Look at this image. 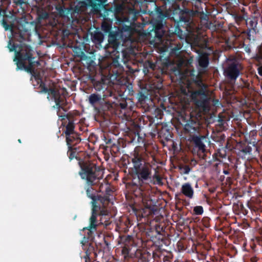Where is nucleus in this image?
<instances>
[{
  "mask_svg": "<svg viewBox=\"0 0 262 262\" xmlns=\"http://www.w3.org/2000/svg\"><path fill=\"white\" fill-rule=\"evenodd\" d=\"M8 48L10 52H15V57L13 59L16 62V70H25L27 73L34 76L39 83L41 89L40 92L48 93L54 99L56 106L58 110H62L65 112H68L70 107L68 106V103L66 97L68 95L67 89L64 88L57 89L55 88H48L42 79L38 76H35V67L39 64V61L35 60L34 51L32 47L28 45H21L19 50L16 51L17 46L15 43H12L11 40H9Z\"/></svg>",
  "mask_w": 262,
  "mask_h": 262,
  "instance_id": "f257e3e1",
  "label": "nucleus"
},
{
  "mask_svg": "<svg viewBox=\"0 0 262 262\" xmlns=\"http://www.w3.org/2000/svg\"><path fill=\"white\" fill-rule=\"evenodd\" d=\"M149 157L157 162L154 153L146 148L136 147L130 153L129 160L133 165L132 168V183L140 190L149 189V184L152 181V166L149 163Z\"/></svg>",
  "mask_w": 262,
  "mask_h": 262,
  "instance_id": "f03ea898",
  "label": "nucleus"
},
{
  "mask_svg": "<svg viewBox=\"0 0 262 262\" xmlns=\"http://www.w3.org/2000/svg\"><path fill=\"white\" fill-rule=\"evenodd\" d=\"M96 185L86 184L85 187L87 196L92 200V214L89 219L90 225L88 227L83 228V231H86L87 238L93 240L94 238V233L96 231L97 227L100 224L107 226L109 224L110 219L109 211L106 208H101L100 204L98 203H104L108 201L106 197H102L101 195L97 194L99 190L94 188Z\"/></svg>",
  "mask_w": 262,
  "mask_h": 262,
  "instance_id": "7ed1b4c3",
  "label": "nucleus"
},
{
  "mask_svg": "<svg viewBox=\"0 0 262 262\" xmlns=\"http://www.w3.org/2000/svg\"><path fill=\"white\" fill-rule=\"evenodd\" d=\"M58 114V112H57ZM61 121H62V125L66 128L63 133L66 135V139L67 144L68 147L67 155L70 161L72 160L74 158L76 159L78 162L80 160H82L77 156V148L75 146L81 142L80 134L74 130L75 125L77 120L76 117L79 115V113L77 111H72L69 112L66 115H60L58 114Z\"/></svg>",
  "mask_w": 262,
  "mask_h": 262,
  "instance_id": "20e7f679",
  "label": "nucleus"
},
{
  "mask_svg": "<svg viewBox=\"0 0 262 262\" xmlns=\"http://www.w3.org/2000/svg\"><path fill=\"white\" fill-rule=\"evenodd\" d=\"M194 73L195 71L192 70L189 74L197 88L191 93V98L198 108L206 112L210 110V101L208 93V85L203 82L202 77L199 73L195 76Z\"/></svg>",
  "mask_w": 262,
  "mask_h": 262,
  "instance_id": "39448f33",
  "label": "nucleus"
},
{
  "mask_svg": "<svg viewBox=\"0 0 262 262\" xmlns=\"http://www.w3.org/2000/svg\"><path fill=\"white\" fill-rule=\"evenodd\" d=\"M119 31H112L110 32L108 35V45L104 46L107 52L110 54V57L107 58L103 57L100 60L99 59L98 65L100 68H106L110 65L116 67L119 65V55L120 52L118 51V48L121 44L120 39L122 36V33L123 32L118 27Z\"/></svg>",
  "mask_w": 262,
  "mask_h": 262,
  "instance_id": "423d86ee",
  "label": "nucleus"
},
{
  "mask_svg": "<svg viewBox=\"0 0 262 262\" xmlns=\"http://www.w3.org/2000/svg\"><path fill=\"white\" fill-rule=\"evenodd\" d=\"M194 14L193 10L185 9L181 11L179 18L176 20L178 26L176 27L174 30V34L179 39H170L168 40V43L167 42L168 48H170L171 52L173 54H178L180 53V51L183 46L182 39L185 38V33L179 27V25H182L183 24L187 28L189 27L192 22V17Z\"/></svg>",
  "mask_w": 262,
  "mask_h": 262,
  "instance_id": "0eeeda50",
  "label": "nucleus"
},
{
  "mask_svg": "<svg viewBox=\"0 0 262 262\" xmlns=\"http://www.w3.org/2000/svg\"><path fill=\"white\" fill-rule=\"evenodd\" d=\"M155 11L151 12L153 14L154 17L151 20V29L149 27L147 31V35L154 40L161 41L162 37L165 33L164 26L166 24V21L169 18V14L167 10H164L161 7L158 6L154 3Z\"/></svg>",
  "mask_w": 262,
  "mask_h": 262,
  "instance_id": "6e6552de",
  "label": "nucleus"
},
{
  "mask_svg": "<svg viewBox=\"0 0 262 262\" xmlns=\"http://www.w3.org/2000/svg\"><path fill=\"white\" fill-rule=\"evenodd\" d=\"M114 12L116 24L119 26L122 32L130 33L133 31L132 26L139 15V13L134 8H129L127 12H124V6L121 4L110 7Z\"/></svg>",
  "mask_w": 262,
  "mask_h": 262,
  "instance_id": "1a4fd4ad",
  "label": "nucleus"
},
{
  "mask_svg": "<svg viewBox=\"0 0 262 262\" xmlns=\"http://www.w3.org/2000/svg\"><path fill=\"white\" fill-rule=\"evenodd\" d=\"M80 170L78 174L82 180L86 181V184L97 185L99 182V178L97 173L99 167L96 163L88 160L83 159L78 162Z\"/></svg>",
  "mask_w": 262,
  "mask_h": 262,
  "instance_id": "9d476101",
  "label": "nucleus"
},
{
  "mask_svg": "<svg viewBox=\"0 0 262 262\" xmlns=\"http://www.w3.org/2000/svg\"><path fill=\"white\" fill-rule=\"evenodd\" d=\"M243 66L239 57L231 55L227 59L224 70L225 77L231 82H235L243 70Z\"/></svg>",
  "mask_w": 262,
  "mask_h": 262,
  "instance_id": "9b49d317",
  "label": "nucleus"
},
{
  "mask_svg": "<svg viewBox=\"0 0 262 262\" xmlns=\"http://www.w3.org/2000/svg\"><path fill=\"white\" fill-rule=\"evenodd\" d=\"M121 241L123 243L121 249V254L124 260H128L133 257L137 249H133L134 244L133 238L130 235H124L121 237Z\"/></svg>",
  "mask_w": 262,
  "mask_h": 262,
  "instance_id": "f8f14e48",
  "label": "nucleus"
},
{
  "mask_svg": "<svg viewBox=\"0 0 262 262\" xmlns=\"http://www.w3.org/2000/svg\"><path fill=\"white\" fill-rule=\"evenodd\" d=\"M187 140L191 145L194 151L202 154H205L206 151L205 143L209 142V139L207 136L200 134L192 137H188Z\"/></svg>",
  "mask_w": 262,
  "mask_h": 262,
  "instance_id": "ddd939ff",
  "label": "nucleus"
},
{
  "mask_svg": "<svg viewBox=\"0 0 262 262\" xmlns=\"http://www.w3.org/2000/svg\"><path fill=\"white\" fill-rule=\"evenodd\" d=\"M184 130L187 138L201 134V125L200 121L190 118L184 125Z\"/></svg>",
  "mask_w": 262,
  "mask_h": 262,
  "instance_id": "4468645a",
  "label": "nucleus"
},
{
  "mask_svg": "<svg viewBox=\"0 0 262 262\" xmlns=\"http://www.w3.org/2000/svg\"><path fill=\"white\" fill-rule=\"evenodd\" d=\"M7 7L3 4L0 5V17L3 16V19L2 20V25L6 31H13V24L12 23L8 24V18H12V14L10 11H9V14H7Z\"/></svg>",
  "mask_w": 262,
  "mask_h": 262,
  "instance_id": "2eb2a0df",
  "label": "nucleus"
},
{
  "mask_svg": "<svg viewBox=\"0 0 262 262\" xmlns=\"http://www.w3.org/2000/svg\"><path fill=\"white\" fill-rule=\"evenodd\" d=\"M81 243L82 244V249L85 253V255L82 256L81 258L85 259V262H92L90 257L91 254L93 253L96 254L94 252L95 245L93 243L86 242V240L85 241L84 240L81 241Z\"/></svg>",
  "mask_w": 262,
  "mask_h": 262,
  "instance_id": "dca6fc26",
  "label": "nucleus"
},
{
  "mask_svg": "<svg viewBox=\"0 0 262 262\" xmlns=\"http://www.w3.org/2000/svg\"><path fill=\"white\" fill-rule=\"evenodd\" d=\"M139 107L143 108L145 112H150L154 110L157 114V115H160L161 113V110L155 108L154 106V103L152 99L150 98H146V100L137 103Z\"/></svg>",
  "mask_w": 262,
  "mask_h": 262,
  "instance_id": "f3484780",
  "label": "nucleus"
},
{
  "mask_svg": "<svg viewBox=\"0 0 262 262\" xmlns=\"http://www.w3.org/2000/svg\"><path fill=\"white\" fill-rule=\"evenodd\" d=\"M103 190H104L105 194L103 196H102V197H106L108 199V201H105L104 203H99V204H100L101 206V208H106L107 209V206L109 204L110 202V196L112 195V193L113 192V191L112 189L110 187V185L107 183H105L104 184L101 183L99 188V192H103Z\"/></svg>",
  "mask_w": 262,
  "mask_h": 262,
  "instance_id": "a211bd4d",
  "label": "nucleus"
},
{
  "mask_svg": "<svg viewBox=\"0 0 262 262\" xmlns=\"http://www.w3.org/2000/svg\"><path fill=\"white\" fill-rule=\"evenodd\" d=\"M130 58V55L128 52V51L127 50H122L121 52H120L119 55V66L116 67L115 66L110 65L107 68H100L101 70H108L109 71L111 70V69L112 68H119L121 69L122 67L121 66V62H123L124 64H126L128 61H129Z\"/></svg>",
  "mask_w": 262,
  "mask_h": 262,
  "instance_id": "6ab92c4d",
  "label": "nucleus"
},
{
  "mask_svg": "<svg viewBox=\"0 0 262 262\" xmlns=\"http://www.w3.org/2000/svg\"><path fill=\"white\" fill-rule=\"evenodd\" d=\"M91 39L97 49L102 48V45L104 40V34L100 31H95L91 34Z\"/></svg>",
  "mask_w": 262,
  "mask_h": 262,
  "instance_id": "aec40b11",
  "label": "nucleus"
},
{
  "mask_svg": "<svg viewBox=\"0 0 262 262\" xmlns=\"http://www.w3.org/2000/svg\"><path fill=\"white\" fill-rule=\"evenodd\" d=\"M158 134V137L162 141H169L172 137L171 130L167 125H162Z\"/></svg>",
  "mask_w": 262,
  "mask_h": 262,
  "instance_id": "412c9836",
  "label": "nucleus"
},
{
  "mask_svg": "<svg viewBox=\"0 0 262 262\" xmlns=\"http://www.w3.org/2000/svg\"><path fill=\"white\" fill-rule=\"evenodd\" d=\"M150 254L148 252H141L137 250L132 258L133 262H149Z\"/></svg>",
  "mask_w": 262,
  "mask_h": 262,
  "instance_id": "4be33fe9",
  "label": "nucleus"
},
{
  "mask_svg": "<svg viewBox=\"0 0 262 262\" xmlns=\"http://www.w3.org/2000/svg\"><path fill=\"white\" fill-rule=\"evenodd\" d=\"M163 80L161 75L158 74L151 79L150 82V88L156 93L159 92L163 87Z\"/></svg>",
  "mask_w": 262,
  "mask_h": 262,
  "instance_id": "5701e85b",
  "label": "nucleus"
},
{
  "mask_svg": "<svg viewBox=\"0 0 262 262\" xmlns=\"http://www.w3.org/2000/svg\"><path fill=\"white\" fill-rule=\"evenodd\" d=\"M104 20L113 22L114 19H116L114 12L113 11L112 9L107 6H104L103 7V12L101 14Z\"/></svg>",
  "mask_w": 262,
  "mask_h": 262,
  "instance_id": "b1692460",
  "label": "nucleus"
},
{
  "mask_svg": "<svg viewBox=\"0 0 262 262\" xmlns=\"http://www.w3.org/2000/svg\"><path fill=\"white\" fill-rule=\"evenodd\" d=\"M181 191L186 197L189 199L193 198L194 190L189 183H185L182 185Z\"/></svg>",
  "mask_w": 262,
  "mask_h": 262,
  "instance_id": "393cba45",
  "label": "nucleus"
},
{
  "mask_svg": "<svg viewBox=\"0 0 262 262\" xmlns=\"http://www.w3.org/2000/svg\"><path fill=\"white\" fill-rule=\"evenodd\" d=\"M199 65L203 69H206L209 63V54L202 52L200 54L198 59Z\"/></svg>",
  "mask_w": 262,
  "mask_h": 262,
  "instance_id": "a878e982",
  "label": "nucleus"
},
{
  "mask_svg": "<svg viewBox=\"0 0 262 262\" xmlns=\"http://www.w3.org/2000/svg\"><path fill=\"white\" fill-rule=\"evenodd\" d=\"M78 49L77 48H75L74 52L76 54V55L78 57H80L82 60H85L86 63L88 67H94L95 64V62L93 60L91 57L86 56L83 51H81L80 49H78L79 51L77 52L76 50Z\"/></svg>",
  "mask_w": 262,
  "mask_h": 262,
  "instance_id": "bb28decb",
  "label": "nucleus"
},
{
  "mask_svg": "<svg viewBox=\"0 0 262 262\" xmlns=\"http://www.w3.org/2000/svg\"><path fill=\"white\" fill-rule=\"evenodd\" d=\"M155 118H156L157 120L158 121V118L157 115H155V117L151 116L149 115H146L143 116L142 118L143 124L144 125H146L149 127L154 125L156 126V127H157V125L159 124V122H155Z\"/></svg>",
  "mask_w": 262,
  "mask_h": 262,
  "instance_id": "cd10ccee",
  "label": "nucleus"
},
{
  "mask_svg": "<svg viewBox=\"0 0 262 262\" xmlns=\"http://www.w3.org/2000/svg\"><path fill=\"white\" fill-rule=\"evenodd\" d=\"M101 100V94H92L89 96V103L94 107L99 104Z\"/></svg>",
  "mask_w": 262,
  "mask_h": 262,
  "instance_id": "c85d7f7f",
  "label": "nucleus"
},
{
  "mask_svg": "<svg viewBox=\"0 0 262 262\" xmlns=\"http://www.w3.org/2000/svg\"><path fill=\"white\" fill-rule=\"evenodd\" d=\"M143 72L145 75H147L150 73V71L152 72L155 68L156 64L150 60H146L143 63Z\"/></svg>",
  "mask_w": 262,
  "mask_h": 262,
  "instance_id": "c756f323",
  "label": "nucleus"
},
{
  "mask_svg": "<svg viewBox=\"0 0 262 262\" xmlns=\"http://www.w3.org/2000/svg\"><path fill=\"white\" fill-rule=\"evenodd\" d=\"M106 2V0H88L89 5L94 10L98 9L99 8H103Z\"/></svg>",
  "mask_w": 262,
  "mask_h": 262,
  "instance_id": "7c9ffc66",
  "label": "nucleus"
},
{
  "mask_svg": "<svg viewBox=\"0 0 262 262\" xmlns=\"http://www.w3.org/2000/svg\"><path fill=\"white\" fill-rule=\"evenodd\" d=\"M152 258L155 260H159V261H161V262H167L169 259V256L164 255L160 251L153 252Z\"/></svg>",
  "mask_w": 262,
  "mask_h": 262,
  "instance_id": "2f4dec72",
  "label": "nucleus"
},
{
  "mask_svg": "<svg viewBox=\"0 0 262 262\" xmlns=\"http://www.w3.org/2000/svg\"><path fill=\"white\" fill-rule=\"evenodd\" d=\"M28 32V29L26 28H24L22 30H20L19 28L18 29V32L16 33L15 35V38L16 40L20 42H22L26 40V33Z\"/></svg>",
  "mask_w": 262,
  "mask_h": 262,
  "instance_id": "473e14b6",
  "label": "nucleus"
},
{
  "mask_svg": "<svg viewBox=\"0 0 262 262\" xmlns=\"http://www.w3.org/2000/svg\"><path fill=\"white\" fill-rule=\"evenodd\" d=\"M94 88L97 92L101 93L108 88V85L104 82L103 80L97 81L94 84Z\"/></svg>",
  "mask_w": 262,
  "mask_h": 262,
  "instance_id": "72a5a7b5",
  "label": "nucleus"
},
{
  "mask_svg": "<svg viewBox=\"0 0 262 262\" xmlns=\"http://www.w3.org/2000/svg\"><path fill=\"white\" fill-rule=\"evenodd\" d=\"M118 99V102L116 103V105L119 106L122 110H125L127 108V103L126 100L127 99L124 98L123 95H119Z\"/></svg>",
  "mask_w": 262,
  "mask_h": 262,
  "instance_id": "f704fd0d",
  "label": "nucleus"
},
{
  "mask_svg": "<svg viewBox=\"0 0 262 262\" xmlns=\"http://www.w3.org/2000/svg\"><path fill=\"white\" fill-rule=\"evenodd\" d=\"M112 22L103 20L101 25V29L105 34L112 32Z\"/></svg>",
  "mask_w": 262,
  "mask_h": 262,
  "instance_id": "c9c22d12",
  "label": "nucleus"
},
{
  "mask_svg": "<svg viewBox=\"0 0 262 262\" xmlns=\"http://www.w3.org/2000/svg\"><path fill=\"white\" fill-rule=\"evenodd\" d=\"M257 30L254 29H248L247 31V39L251 40H255Z\"/></svg>",
  "mask_w": 262,
  "mask_h": 262,
  "instance_id": "e433bc0d",
  "label": "nucleus"
},
{
  "mask_svg": "<svg viewBox=\"0 0 262 262\" xmlns=\"http://www.w3.org/2000/svg\"><path fill=\"white\" fill-rule=\"evenodd\" d=\"M113 95V91L112 90L111 88L108 86L107 88L105 89V90H103L101 92V96H102V99H106L108 97H111Z\"/></svg>",
  "mask_w": 262,
  "mask_h": 262,
  "instance_id": "4c0bfd02",
  "label": "nucleus"
},
{
  "mask_svg": "<svg viewBox=\"0 0 262 262\" xmlns=\"http://www.w3.org/2000/svg\"><path fill=\"white\" fill-rule=\"evenodd\" d=\"M155 232L157 233V235H159L161 237L162 242H164L163 238H164V230L163 229V227H161L160 225L156 226L155 228ZM161 237H159V239H160Z\"/></svg>",
  "mask_w": 262,
  "mask_h": 262,
  "instance_id": "58836bf2",
  "label": "nucleus"
},
{
  "mask_svg": "<svg viewBox=\"0 0 262 262\" xmlns=\"http://www.w3.org/2000/svg\"><path fill=\"white\" fill-rule=\"evenodd\" d=\"M225 137L224 135H222L220 136H213L212 139L215 142L219 143L220 145H221L222 146H223V144L225 142Z\"/></svg>",
  "mask_w": 262,
  "mask_h": 262,
  "instance_id": "ea45409f",
  "label": "nucleus"
},
{
  "mask_svg": "<svg viewBox=\"0 0 262 262\" xmlns=\"http://www.w3.org/2000/svg\"><path fill=\"white\" fill-rule=\"evenodd\" d=\"M247 23L250 27L249 29H254L257 30L256 26L257 25V21L255 18H253L252 19H250Z\"/></svg>",
  "mask_w": 262,
  "mask_h": 262,
  "instance_id": "a19ab883",
  "label": "nucleus"
},
{
  "mask_svg": "<svg viewBox=\"0 0 262 262\" xmlns=\"http://www.w3.org/2000/svg\"><path fill=\"white\" fill-rule=\"evenodd\" d=\"M240 150L244 154V155L247 154L251 155L252 154V147L249 145H247L243 147Z\"/></svg>",
  "mask_w": 262,
  "mask_h": 262,
  "instance_id": "79ce46f5",
  "label": "nucleus"
},
{
  "mask_svg": "<svg viewBox=\"0 0 262 262\" xmlns=\"http://www.w3.org/2000/svg\"><path fill=\"white\" fill-rule=\"evenodd\" d=\"M203 208L201 206H197L194 207L193 212L196 215H201L203 213Z\"/></svg>",
  "mask_w": 262,
  "mask_h": 262,
  "instance_id": "37998d69",
  "label": "nucleus"
},
{
  "mask_svg": "<svg viewBox=\"0 0 262 262\" xmlns=\"http://www.w3.org/2000/svg\"><path fill=\"white\" fill-rule=\"evenodd\" d=\"M56 10L60 16H64L65 15L66 9L64 7L60 5L57 6Z\"/></svg>",
  "mask_w": 262,
  "mask_h": 262,
  "instance_id": "c03bdc74",
  "label": "nucleus"
},
{
  "mask_svg": "<svg viewBox=\"0 0 262 262\" xmlns=\"http://www.w3.org/2000/svg\"><path fill=\"white\" fill-rule=\"evenodd\" d=\"M217 154L219 156L222 158H225L226 156V149L223 146L221 148H219L217 150Z\"/></svg>",
  "mask_w": 262,
  "mask_h": 262,
  "instance_id": "a18cd8bd",
  "label": "nucleus"
},
{
  "mask_svg": "<svg viewBox=\"0 0 262 262\" xmlns=\"http://www.w3.org/2000/svg\"><path fill=\"white\" fill-rule=\"evenodd\" d=\"M138 101L137 103H139L140 102L143 101L144 100H146V98H149L147 95H145L142 92H139V93L138 94Z\"/></svg>",
  "mask_w": 262,
  "mask_h": 262,
  "instance_id": "49530a36",
  "label": "nucleus"
},
{
  "mask_svg": "<svg viewBox=\"0 0 262 262\" xmlns=\"http://www.w3.org/2000/svg\"><path fill=\"white\" fill-rule=\"evenodd\" d=\"M243 48H244V51L246 53L249 54L251 53V46L249 43L246 44L245 43H243Z\"/></svg>",
  "mask_w": 262,
  "mask_h": 262,
  "instance_id": "de8ad7c7",
  "label": "nucleus"
},
{
  "mask_svg": "<svg viewBox=\"0 0 262 262\" xmlns=\"http://www.w3.org/2000/svg\"><path fill=\"white\" fill-rule=\"evenodd\" d=\"M70 34L71 33L69 30L66 29L63 30L62 32V39H66L68 38Z\"/></svg>",
  "mask_w": 262,
  "mask_h": 262,
  "instance_id": "09e8293b",
  "label": "nucleus"
},
{
  "mask_svg": "<svg viewBox=\"0 0 262 262\" xmlns=\"http://www.w3.org/2000/svg\"><path fill=\"white\" fill-rule=\"evenodd\" d=\"M161 1L163 2L164 4L166 6V7H167V5H168L169 8L171 6H172V5L174 3V0H161Z\"/></svg>",
  "mask_w": 262,
  "mask_h": 262,
  "instance_id": "8fccbe9b",
  "label": "nucleus"
},
{
  "mask_svg": "<svg viewBox=\"0 0 262 262\" xmlns=\"http://www.w3.org/2000/svg\"><path fill=\"white\" fill-rule=\"evenodd\" d=\"M182 169H183V173L186 174H188L191 170L188 165H185Z\"/></svg>",
  "mask_w": 262,
  "mask_h": 262,
  "instance_id": "3c124183",
  "label": "nucleus"
},
{
  "mask_svg": "<svg viewBox=\"0 0 262 262\" xmlns=\"http://www.w3.org/2000/svg\"><path fill=\"white\" fill-rule=\"evenodd\" d=\"M127 1H128V3H130L133 7L140 2L139 0H127Z\"/></svg>",
  "mask_w": 262,
  "mask_h": 262,
  "instance_id": "603ef678",
  "label": "nucleus"
},
{
  "mask_svg": "<svg viewBox=\"0 0 262 262\" xmlns=\"http://www.w3.org/2000/svg\"><path fill=\"white\" fill-rule=\"evenodd\" d=\"M235 19L236 20V21H242L244 20V18L243 16L242 15H238V16H236L235 17Z\"/></svg>",
  "mask_w": 262,
  "mask_h": 262,
  "instance_id": "864d4df0",
  "label": "nucleus"
},
{
  "mask_svg": "<svg viewBox=\"0 0 262 262\" xmlns=\"http://www.w3.org/2000/svg\"><path fill=\"white\" fill-rule=\"evenodd\" d=\"M257 71H258V74L262 76V65L261 66H260L258 68H257Z\"/></svg>",
  "mask_w": 262,
  "mask_h": 262,
  "instance_id": "5fc2aeb1",
  "label": "nucleus"
},
{
  "mask_svg": "<svg viewBox=\"0 0 262 262\" xmlns=\"http://www.w3.org/2000/svg\"><path fill=\"white\" fill-rule=\"evenodd\" d=\"M15 3L17 5H21L25 3L23 0H15Z\"/></svg>",
  "mask_w": 262,
  "mask_h": 262,
  "instance_id": "6e6d98bb",
  "label": "nucleus"
},
{
  "mask_svg": "<svg viewBox=\"0 0 262 262\" xmlns=\"http://www.w3.org/2000/svg\"><path fill=\"white\" fill-rule=\"evenodd\" d=\"M136 137H137V140L139 142V139H140V136H139V134L138 133H137V134H135V138H133V139L132 140V141H134L135 140V138Z\"/></svg>",
  "mask_w": 262,
  "mask_h": 262,
  "instance_id": "4d7b16f0",
  "label": "nucleus"
},
{
  "mask_svg": "<svg viewBox=\"0 0 262 262\" xmlns=\"http://www.w3.org/2000/svg\"><path fill=\"white\" fill-rule=\"evenodd\" d=\"M104 242L105 245L107 246V248H109L110 245V243L106 240L105 238H104Z\"/></svg>",
  "mask_w": 262,
  "mask_h": 262,
  "instance_id": "13d9d810",
  "label": "nucleus"
},
{
  "mask_svg": "<svg viewBox=\"0 0 262 262\" xmlns=\"http://www.w3.org/2000/svg\"><path fill=\"white\" fill-rule=\"evenodd\" d=\"M223 173L225 174H226V175L229 174V173H230L229 171L228 170H226V169H224L223 170Z\"/></svg>",
  "mask_w": 262,
  "mask_h": 262,
  "instance_id": "bf43d9fd",
  "label": "nucleus"
},
{
  "mask_svg": "<svg viewBox=\"0 0 262 262\" xmlns=\"http://www.w3.org/2000/svg\"><path fill=\"white\" fill-rule=\"evenodd\" d=\"M105 142L107 144H111L112 143V139H109L107 141H106Z\"/></svg>",
  "mask_w": 262,
  "mask_h": 262,
  "instance_id": "052dcab7",
  "label": "nucleus"
},
{
  "mask_svg": "<svg viewBox=\"0 0 262 262\" xmlns=\"http://www.w3.org/2000/svg\"><path fill=\"white\" fill-rule=\"evenodd\" d=\"M126 67L128 68V69L130 71H132L133 72H135L136 71V70H134L133 69L130 68L128 64L126 65Z\"/></svg>",
  "mask_w": 262,
  "mask_h": 262,
  "instance_id": "680f3d73",
  "label": "nucleus"
},
{
  "mask_svg": "<svg viewBox=\"0 0 262 262\" xmlns=\"http://www.w3.org/2000/svg\"><path fill=\"white\" fill-rule=\"evenodd\" d=\"M195 187H196V188H198L199 187V185H198V182L196 183V184L195 185Z\"/></svg>",
  "mask_w": 262,
  "mask_h": 262,
  "instance_id": "e2e57ef3",
  "label": "nucleus"
},
{
  "mask_svg": "<svg viewBox=\"0 0 262 262\" xmlns=\"http://www.w3.org/2000/svg\"><path fill=\"white\" fill-rule=\"evenodd\" d=\"M106 104L107 105V108H108V107L111 106V104L110 103H106Z\"/></svg>",
  "mask_w": 262,
  "mask_h": 262,
  "instance_id": "0e129e2a",
  "label": "nucleus"
},
{
  "mask_svg": "<svg viewBox=\"0 0 262 262\" xmlns=\"http://www.w3.org/2000/svg\"><path fill=\"white\" fill-rule=\"evenodd\" d=\"M48 15V14H47V13H46V14H45V17H44V18H46V17H47Z\"/></svg>",
  "mask_w": 262,
  "mask_h": 262,
  "instance_id": "69168bd1",
  "label": "nucleus"
},
{
  "mask_svg": "<svg viewBox=\"0 0 262 262\" xmlns=\"http://www.w3.org/2000/svg\"><path fill=\"white\" fill-rule=\"evenodd\" d=\"M153 262H161V261H159V260H155L154 259V261H153Z\"/></svg>",
  "mask_w": 262,
  "mask_h": 262,
  "instance_id": "338daca9",
  "label": "nucleus"
},
{
  "mask_svg": "<svg viewBox=\"0 0 262 262\" xmlns=\"http://www.w3.org/2000/svg\"><path fill=\"white\" fill-rule=\"evenodd\" d=\"M260 130H261V133H262V125H261V127L260 128Z\"/></svg>",
  "mask_w": 262,
  "mask_h": 262,
  "instance_id": "774afa93",
  "label": "nucleus"
}]
</instances>
